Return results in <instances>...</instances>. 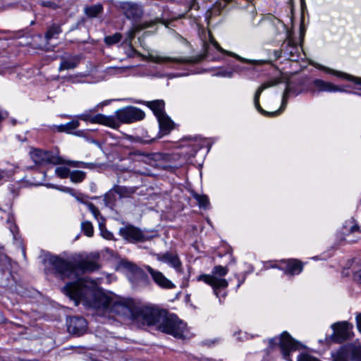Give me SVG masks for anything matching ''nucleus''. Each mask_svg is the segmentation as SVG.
<instances>
[{"label":"nucleus","mask_w":361,"mask_h":361,"mask_svg":"<svg viewBox=\"0 0 361 361\" xmlns=\"http://www.w3.org/2000/svg\"><path fill=\"white\" fill-rule=\"evenodd\" d=\"M315 67L319 70L324 71L325 73L334 75L338 78H343L348 81H351L355 85L359 86V89L361 90V78L355 77L341 71H336L321 64H316Z\"/></svg>","instance_id":"a211bd4d"},{"label":"nucleus","mask_w":361,"mask_h":361,"mask_svg":"<svg viewBox=\"0 0 361 361\" xmlns=\"http://www.w3.org/2000/svg\"><path fill=\"white\" fill-rule=\"evenodd\" d=\"M344 228L346 232L354 233L359 231L358 226L354 223V220L352 219L349 222H345L344 225Z\"/></svg>","instance_id":"e433bc0d"},{"label":"nucleus","mask_w":361,"mask_h":361,"mask_svg":"<svg viewBox=\"0 0 361 361\" xmlns=\"http://www.w3.org/2000/svg\"><path fill=\"white\" fill-rule=\"evenodd\" d=\"M157 118L159 126V137L168 135L173 128V122L166 114Z\"/></svg>","instance_id":"4be33fe9"},{"label":"nucleus","mask_w":361,"mask_h":361,"mask_svg":"<svg viewBox=\"0 0 361 361\" xmlns=\"http://www.w3.org/2000/svg\"><path fill=\"white\" fill-rule=\"evenodd\" d=\"M354 279L357 282L361 283V269L355 273Z\"/></svg>","instance_id":"37998d69"},{"label":"nucleus","mask_w":361,"mask_h":361,"mask_svg":"<svg viewBox=\"0 0 361 361\" xmlns=\"http://www.w3.org/2000/svg\"><path fill=\"white\" fill-rule=\"evenodd\" d=\"M80 125V123L77 120H73L70 122H68L65 124V127L66 129V133H70L73 130L76 129Z\"/></svg>","instance_id":"4c0bfd02"},{"label":"nucleus","mask_w":361,"mask_h":361,"mask_svg":"<svg viewBox=\"0 0 361 361\" xmlns=\"http://www.w3.org/2000/svg\"><path fill=\"white\" fill-rule=\"evenodd\" d=\"M332 361H361V345L348 344L341 347L336 352L331 353Z\"/></svg>","instance_id":"f8f14e48"},{"label":"nucleus","mask_w":361,"mask_h":361,"mask_svg":"<svg viewBox=\"0 0 361 361\" xmlns=\"http://www.w3.org/2000/svg\"><path fill=\"white\" fill-rule=\"evenodd\" d=\"M276 84V82H275V81H269V82H264L259 86V87L258 88V90L256 91V92L255 94V96H254L255 106L256 109L259 113L263 114L264 116H276L279 115L281 112L283 111V110L286 107L289 97L291 96H294V97L297 96L299 94V92L296 91L293 87H291L289 85H287V87L283 94L282 101H281V104L280 108L278 110L274 111H271V112L267 111L261 107V106L259 104V97H260L262 92L264 90H266L269 87H273Z\"/></svg>","instance_id":"20e7f679"},{"label":"nucleus","mask_w":361,"mask_h":361,"mask_svg":"<svg viewBox=\"0 0 361 361\" xmlns=\"http://www.w3.org/2000/svg\"><path fill=\"white\" fill-rule=\"evenodd\" d=\"M67 327L70 334L80 336L86 332L87 323L83 317H73L68 319Z\"/></svg>","instance_id":"dca6fc26"},{"label":"nucleus","mask_w":361,"mask_h":361,"mask_svg":"<svg viewBox=\"0 0 361 361\" xmlns=\"http://www.w3.org/2000/svg\"><path fill=\"white\" fill-rule=\"evenodd\" d=\"M195 199L197 200L200 207L207 209L209 205V199L206 195H194Z\"/></svg>","instance_id":"72a5a7b5"},{"label":"nucleus","mask_w":361,"mask_h":361,"mask_svg":"<svg viewBox=\"0 0 361 361\" xmlns=\"http://www.w3.org/2000/svg\"><path fill=\"white\" fill-rule=\"evenodd\" d=\"M30 157L33 162L39 166L51 164L54 165L63 164L65 159L59 156L58 153L43 150L38 148H32Z\"/></svg>","instance_id":"1a4fd4ad"},{"label":"nucleus","mask_w":361,"mask_h":361,"mask_svg":"<svg viewBox=\"0 0 361 361\" xmlns=\"http://www.w3.org/2000/svg\"><path fill=\"white\" fill-rule=\"evenodd\" d=\"M152 317L149 320L151 322H145V325L156 326L160 331L170 334L176 338L185 337L186 324L180 320L173 314L164 315L158 311L152 309Z\"/></svg>","instance_id":"f03ea898"},{"label":"nucleus","mask_w":361,"mask_h":361,"mask_svg":"<svg viewBox=\"0 0 361 361\" xmlns=\"http://www.w3.org/2000/svg\"><path fill=\"white\" fill-rule=\"evenodd\" d=\"M105 279L106 280L107 283H109L111 281H110V276L109 275H106L105 276Z\"/></svg>","instance_id":"864d4df0"},{"label":"nucleus","mask_w":361,"mask_h":361,"mask_svg":"<svg viewBox=\"0 0 361 361\" xmlns=\"http://www.w3.org/2000/svg\"><path fill=\"white\" fill-rule=\"evenodd\" d=\"M302 48L298 46V42L290 33H287L286 39L282 43L281 49L275 51L274 55L276 59L283 54L285 57L291 61H298L300 59Z\"/></svg>","instance_id":"9d476101"},{"label":"nucleus","mask_w":361,"mask_h":361,"mask_svg":"<svg viewBox=\"0 0 361 361\" xmlns=\"http://www.w3.org/2000/svg\"><path fill=\"white\" fill-rule=\"evenodd\" d=\"M45 261L54 267L56 277L61 280L74 281L68 283L63 288V292L74 301L76 306L82 303L84 306L95 310L97 314L110 316V314H114L138 326L151 322L147 319L153 315L152 308L138 307L132 299L105 292L98 287L103 282V278L90 279L80 277L82 272L97 270L99 265L96 261L86 259L75 263L56 255L48 256Z\"/></svg>","instance_id":"f257e3e1"},{"label":"nucleus","mask_w":361,"mask_h":361,"mask_svg":"<svg viewBox=\"0 0 361 361\" xmlns=\"http://www.w3.org/2000/svg\"><path fill=\"white\" fill-rule=\"evenodd\" d=\"M80 61L79 55H69L61 58V61L59 67V71L70 70L76 68Z\"/></svg>","instance_id":"412c9836"},{"label":"nucleus","mask_w":361,"mask_h":361,"mask_svg":"<svg viewBox=\"0 0 361 361\" xmlns=\"http://www.w3.org/2000/svg\"><path fill=\"white\" fill-rule=\"evenodd\" d=\"M75 199L80 202H82V203H84V204H86L87 202H85V200H84V195L80 192H78L76 196H75Z\"/></svg>","instance_id":"79ce46f5"},{"label":"nucleus","mask_w":361,"mask_h":361,"mask_svg":"<svg viewBox=\"0 0 361 361\" xmlns=\"http://www.w3.org/2000/svg\"><path fill=\"white\" fill-rule=\"evenodd\" d=\"M56 128L57 129V131H59V132H65V133H66V127H65V124H61V125H59V126H56Z\"/></svg>","instance_id":"49530a36"},{"label":"nucleus","mask_w":361,"mask_h":361,"mask_svg":"<svg viewBox=\"0 0 361 361\" xmlns=\"http://www.w3.org/2000/svg\"><path fill=\"white\" fill-rule=\"evenodd\" d=\"M61 26L56 24H53L47 31L45 37L47 40L54 38L56 36L61 32Z\"/></svg>","instance_id":"cd10ccee"},{"label":"nucleus","mask_w":361,"mask_h":361,"mask_svg":"<svg viewBox=\"0 0 361 361\" xmlns=\"http://www.w3.org/2000/svg\"><path fill=\"white\" fill-rule=\"evenodd\" d=\"M7 225L8 227L11 231V233L13 234V238H16V233L18 231V228L16 226V224L13 222L12 219L9 217L7 220Z\"/></svg>","instance_id":"58836bf2"},{"label":"nucleus","mask_w":361,"mask_h":361,"mask_svg":"<svg viewBox=\"0 0 361 361\" xmlns=\"http://www.w3.org/2000/svg\"><path fill=\"white\" fill-rule=\"evenodd\" d=\"M86 177V173L82 171L75 170L71 171L70 179L73 183H79L84 180Z\"/></svg>","instance_id":"bb28decb"},{"label":"nucleus","mask_w":361,"mask_h":361,"mask_svg":"<svg viewBox=\"0 0 361 361\" xmlns=\"http://www.w3.org/2000/svg\"><path fill=\"white\" fill-rule=\"evenodd\" d=\"M357 325L359 331L361 332V314H359L356 317Z\"/></svg>","instance_id":"09e8293b"},{"label":"nucleus","mask_w":361,"mask_h":361,"mask_svg":"<svg viewBox=\"0 0 361 361\" xmlns=\"http://www.w3.org/2000/svg\"><path fill=\"white\" fill-rule=\"evenodd\" d=\"M228 272L227 267L217 265L213 268L211 274H201L197 280L203 281L212 286L214 293L219 298V302H221V299H224L227 295L226 288L228 286V281L224 279V276Z\"/></svg>","instance_id":"7ed1b4c3"},{"label":"nucleus","mask_w":361,"mask_h":361,"mask_svg":"<svg viewBox=\"0 0 361 361\" xmlns=\"http://www.w3.org/2000/svg\"><path fill=\"white\" fill-rule=\"evenodd\" d=\"M71 171L66 166H59L55 169V174L60 178H67L70 176Z\"/></svg>","instance_id":"473e14b6"},{"label":"nucleus","mask_w":361,"mask_h":361,"mask_svg":"<svg viewBox=\"0 0 361 361\" xmlns=\"http://www.w3.org/2000/svg\"><path fill=\"white\" fill-rule=\"evenodd\" d=\"M279 269L283 270L285 274L294 276L302 271V265L297 259H290L283 262Z\"/></svg>","instance_id":"6ab92c4d"},{"label":"nucleus","mask_w":361,"mask_h":361,"mask_svg":"<svg viewBox=\"0 0 361 361\" xmlns=\"http://www.w3.org/2000/svg\"><path fill=\"white\" fill-rule=\"evenodd\" d=\"M200 148H201V147H198L197 149H195L194 153L192 155L194 156L195 154L197 152V150L200 149Z\"/></svg>","instance_id":"5fc2aeb1"},{"label":"nucleus","mask_w":361,"mask_h":361,"mask_svg":"<svg viewBox=\"0 0 361 361\" xmlns=\"http://www.w3.org/2000/svg\"><path fill=\"white\" fill-rule=\"evenodd\" d=\"M211 60H212V61H219V60H220V59L212 58V59H211Z\"/></svg>","instance_id":"6e6d98bb"},{"label":"nucleus","mask_w":361,"mask_h":361,"mask_svg":"<svg viewBox=\"0 0 361 361\" xmlns=\"http://www.w3.org/2000/svg\"><path fill=\"white\" fill-rule=\"evenodd\" d=\"M119 234L130 243L145 241L149 239L140 229L130 225L121 228Z\"/></svg>","instance_id":"ddd939ff"},{"label":"nucleus","mask_w":361,"mask_h":361,"mask_svg":"<svg viewBox=\"0 0 361 361\" xmlns=\"http://www.w3.org/2000/svg\"><path fill=\"white\" fill-rule=\"evenodd\" d=\"M103 10L102 4H96L85 8V14L90 18L96 17Z\"/></svg>","instance_id":"393cba45"},{"label":"nucleus","mask_w":361,"mask_h":361,"mask_svg":"<svg viewBox=\"0 0 361 361\" xmlns=\"http://www.w3.org/2000/svg\"><path fill=\"white\" fill-rule=\"evenodd\" d=\"M185 75V74H171L169 75V78H176V77H180Z\"/></svg>","instance_id":"3c124183"},{"label":"nucleus","mask_w":361,"mask_h":361,"mask_svg":"<svg viewBox=\"0 0 361 361\" xmlns=\"http://www.w3.org/2000/svg\"><path fill=\"white\" fill-rule=\"evenodd\" d=\"M214 75L218 77L231 78L234 75V71L231 70V68L220 70L219 71L216 73Z\"/></svg>","instance_id":"c9c22d12"},{"label":"nucleus","mask_w":361,"mask_h":361,"mask_svg":"<svg viewBox=\"0 0 361 361\" xmlns=\"http://www.w3.org/2000/svg\"><path fill=\"white\" fill-rule=\"evenodd\" d=\"M85 77V75L84 74H80L79 75H74V76H71L70 77V79L73 82H80L81 80H78L77 78L78 77Z\"/></svg>","instance_id":"a18cd8bd"},{"label":"nucleus","mask_w":361,"mask_h":361,"mask_svg":"<svg viewBox=\"0 0 361 361\" xmlns=\"http://www.w3.org/2000/svg\"><path fill=\"white\" fill-rule=\"evenodd\" d=\"M125 16L128 18H134L140 16L142 10L140 6L131 2H124L121 5Z\"/></svg>","instance_id":"5701e85b"},{"label":"nucleus","mask_w":361,"mask_h":361,"mask_svg":"<svg viewBox=\"0 0 361 361\" xmlns=\"http://www.w3.org/2000/svg\"><path fill=\"white\" fill-rule=\"evenodd\" d=\"M118 123H130L142 120L145 114L142 110L135 106H126L115 111L114 116Z\"/></svg>","instance_id":"9b49d317"},{"label":"nucleus","mask_w":361,"mask_h":361,"mask_svg":"<svg viewBox=\"0 0 361 361\" xmlns=\"http://www.w3.org/2000/svg\"><path fill=\"white\" fill-rule=\"evenodd\" d=\"M269 344L271 347L279 344L283 357L287 361H293L290 357V353L303 347L300 343L294 340L287 331H283L279 337L271 338Z\"/></svg>","instance_id":"39448f33"},{"label":"nucleus","mask_w":361,"mask_h":361,"mask_svg":"<svg viewBox=\"0 0 361 361\" xmlns=\"http://www.w3.org/2000/svg\"><path fill=\"white\" fill-rule=\"evenodd\" d=\"M331 327L334 331V340L341 343L350 337L353 325L347 322H341L333 324Z\"/></svg>","instance_id":"f3484780"},{"label":"nucleus","mask_w":361,"mask_h":361,"mask_svg":"<svg viewBox=\"0 0 361 361\" xmlns=\"http://www.w3.org/2000/svg\"><path fill=\"white\" fill-rule=\"evenodd\" d=\"M145 27H140V26H135L133 27L130 30H129L126 34V37L124 39V42L127 44H130L131 40L135 37V33L142 29H144Z\"/></svg>","instance_id":"2f4dec72"},{"label":"nucleus","mask_w":361,"mask_h":361,"mask_svg":"<svg viewBox=\"0 0 361 361\" xmlns=\"http://www.w3.org/2000/svg\"><path fill=\"white\" fill-rule=\"evenodd\" d=\"M208 35H209V42L204 43V53H205L206 57H209L211 52H212V49L214 48V49H216L218 51H219L220 53L233 56V57L235 58L237 60H238L241 62H243V63H250V64H252L255 66H261V65L269 63L268 60L247 59L241 57L240 56H239L233 52L226 51L220 47V45L217 43V42L214 39L213 36L211 35L210 32H208Z\"/></svg>","instance_id":"6e6552de"},{"label":"nucleus","mask_w":361,"mask_h":361,"mask_svg":"<svg viewBox=\"0 0 361 361\" xmlns=\"http://www.w3.org/2000/svg\"><path fill=\"white\" fill-rule=\"evenodd\" d=\"M147 105L152 111L157 118L165 114L164 106L165 103L164 100L158 99L151 102H147Z\"/></svg>","instance_id":"b1692460"},{"label":"nucleus","mask_w":361,"mask_h":361,"mask_svg":"<svg viewBox=\"0 0 361 361\" xmlns=\"http://www.w3.org/2000/svg\"><path fill=\"white\" fill-rule=\"evenodd\" d=\"M123 71V68H118V69H117V71L119 72V73L122 72Z\"/></svg>","instance_id":"4d7b16f0"},{"label":"nucleus","mask_w":361,"mask_h":361,"mask_svg":"<svg viewBox=\"0 0 361 361\" xmlns=\"http://www.w3.org/2000/svg\"><path fill=\"white\" fill-rule=\"evenodd\" d=\"M7 177V173L5 171H0V182L5 180Z\"/></svg>","instance_id":"de8ad7c7"},{"label":"nucleus","mask_w":361,"mask_h":361,"mask_svg":"<svg viewBox=\"0 0 361 361\" xmlns=\"http://www.w3.org/2000/svg\"><path fill=\"white\" fill-rule=\"evenodd\" d=\"M158 261L168 264L170 267L173 268L178 274H183V270L182 263L176 253L166 252L156 255Z\"/></svg>","instance_id":"2eb2a0df"},{"label":"nucleus","mask_w":361,"mask_h":361,"mask_svg":"<svg viewBox=\"0 0 361 361\" xmlns=\"http://www.w3.org/2000/svg\"><path fill=\"white\" fill-rule=\"evenodd\" d=\"M99 228L100 231L101 235L106 239L111 240L114 238V235L111 232L109 231L105 226V219H101V221H99Z\"/></svg>","instance_id":"c85d7f7f"},{"label":"nucleus","mask_w":361,"mask_h":361,"mask_svg":"<svg viewBox=\"0 0 361 361\" xmlns=\"http://www.w3.org/2000/svg\"><path fill=\"white\" fill-rule=\"evenodd\" d=\"M46 186L47 188H54V189H56L57 190V187H59V185H54V184H51V183H48L46 185Z\"/></svg>","instance_id":"603ef678"},{"label":"nucleus","mask_w":361,"mask_h":361,"mask_svg":"<svg viewBox=\"0 0 361 361\" xmlns=\"http://www.w3.org/2000/svg\"><path fill=\"white\" fill-rule=\"evenodd\" d=\"M57 190L63 192L68 193L71 195L73 196L74 197H75L76 195L78 193L74 189L65 186L57 187Z\"/></svg>","instance_id":"ea45409f"},{"label":"nucleus","mask_w":361,"mask_h":361,"mask_svg":"<svg viewBox=\"0 0 361 361\" xmlns=\"http://www.w3.org/2000/svg\"><path fill=\"white\" fill-rule=\"evenodd\" d=\"M145 269L150 274L155 284L159 288L163 289H173L176 288V285L160 271L154 269L149 265L145 266Z\"/></svg>","instance_id":"4468645a"},{"label":"nucleus","mask_w":361,"mask_h":361,"mask_svg":"<svg viewBox=\"0 0 361 361\" xmlns=\"http://www.w3.org/2000/svg\"><path fill=\"white\" fill-rule=\"evenodd\" d=\"M97 109H89L78 116V118L90 122L91 123H97L106 126L111 128H118L119 123L114 116H106L102 114H94Z\"/></svg>","instance_id":"0eeeda50"},{"label":"nucleus","mask_w":361,"mask_h":361,"mask_svg":"<svg viewBox=\"0 0 361 361\" xmlns=\"http://www.w3.org/2000/svg\"><path fill=\"white\" fill-rule=\"evenodd\" d=\"M240 284H241V283H239L238 284V286H237V287H238H238H240Z\"/></svg>","instance_id":"13d9d810"},{"label":"nucleus","mask_w":361,"mask_h":361,"mask_svg":"<svg viewBox=\"0 0 361 361\" xmlns=\"http://www.w3.org/2000/svg\"><path fill=\"white\" fill-rule=\"evenodd\" d=\"M87 207L90 212L93 214L94 217L99 221H101V219H104L99 211V209L92 204V203H87Z\"/></svg>","instance_id":"f704fd0d"},{"label":"nucleus","mask_w":361,"mask_h":361,"mask_svg":"<svg viewBox=\"0 0 361 361\" xmlns=\"http://www.w3.org/2000/svg\"><path fill=\"white\" fill-rule=\"evenodd\" d=\"M266 268H279L274 263L268 262L267 265H265Z\"/></svg>","instance_id":"8fccbe9b"},{"label":"nucleus","mask_w":361,"mask_h":361,"mask_svg":"<svg viewBox=\"0 0 361 361\" xmlns=\"http://www.w3.org/2000/svg\"><path fill=\"white\" fill-rule=\"evenodd\" d=\"M81 229L84 234L87 237H92L94 234V228L92 223L88 221H84L81 223Z\"/></svg>","instance_id":"c756f323"},{"label":"nucleus","mask_w":361,"mask_h":361,"mask_svg":"<svg viewBox=\"0 0 361 361\" xmlns=\"http://www.w3.org/2000/svg\"><path fill=\"white\" fill-rule=\"evenodd\" d=\"M63 164L69 165L73 167H81L85 169H92L96 166V164L94 163H88L84 161H70L65 160Z\"/></svg>","instance_id":"a878e982"},{"label":"nucleus","mask_w":361,"mask_h":361,"mask_svg":"<svg viewBox=\"0 0 361 361\" xmlns=\"http://www.w3.org/2000/svg\"><path fill=\"white\" fill-rule=\"evenodd\" d=\"M312 85L319 92H344V90L338 85L330 82H326L321 79H315L312 81Z\"/></svg>","instance_id":"aec40b11"},{"label":"nucleus","mask_w":361,"mask_h":361,"mask_svg":"<svg viewBox=\"0 0 361 361\" xmlns=\"http://www.w3.org/2000/svg\"><path fill=\"white\" fill-rule=\"evenodd\" d=\"M121 38H122L121 34L117 32L112 35H109V36L105 37L104 42L108 46H111V45H114V44L119 42L121 41Z\"/></svg>","instance_id":"7c9ffc66"},{"label":"nucleus","mask_w":361,"mask_h":361,"mask_svg":"<svg viewBox=\"0 0 361 361\" xmlns=\"http://www.w3.org/2000/svg\"><path fill=\"white\" fill-rule=\"evenodd\" d=\"M231 70H233L234 71V73H240L241 71H243V68L241 67L239 65H235L234 66L233 68H231Z\"/></svg>","instance_id":"c03bdc74"},{"label":"nucleus","mask_w":361,"mask_h":361,"mask_svg":"<svg viewBox=\"0 0 361 361\" xmlns=\"http://www.w3.org/2000/svg\"><path fill=\"white\" fill-rule=\"evenodd\" d=\"M124 267H125V268H126L127 269H128L129 271H130L132 272H135L137 270V266L132 264L131 262H125Z\"/></svg>","instance_id":"a19ab883"},{"label":"nucleus","mask_w":361,"mask_h":361,"mask_svg":"<svg viewBox=\"0 0 361 361\" xmlns=\"http://www.w3.org/2000/svg\"><path fill=\"white\" fill-rule=\"evenodd\" d=\"M146 59L157 64H165L169 68H175L176 65L195 63L202 60V59H192L183 56L172 57L163 55L159 52L149 53Z\"/></svg>","instance_id":"423d86ee"}]
</instances>
